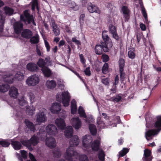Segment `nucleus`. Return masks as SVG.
<instances>
[{"instance_id":"obj_35","label":"nucleus","mask_w":161,"mask_h":161,"mask_svg":"<svg viewBox=\"0 0 161 161\" xmlns=\"http://www.w3.org/2000/svg\"><path fill=\"white\" fill-rule=\"evenodd\" d=\"M89 128L91 134L93 136H95L97 133L96 127L95 125L92 124L89 125Z\"/></svg>"},{"instance_id":"obj_37","label":"nucleus","mask_w":161,"mask_h":161,"mask_svg":"<svg viewBox=\"0 0 161 161\" xmlns=\"http://www.w3.org/2000/svg\"><path fill=\"white\" fill-rule=\"evenodd\" d=\"M122 10L124 15V17H125L126 20H128L129 18V9L127 7L124 6L122 8Z\"/></svg>"},{"instance_id":"obj_46","label":"nucleus","mask_w":161,"mask_h":161,"mask_svg":"<svg viewBox=\"0 0 161 161\" xmlns=\"http://www.w3.org/2000/svg\"><path fill=\"white\" fill-rule=\"evenodd\" d=\"M71 111H76L77 106L76 105V102L74 99H72L71 102Z\"/></svg>"},{"instance_id":"obj_63","label":"nucleus","mask_w":161,"mask_h":161,"mask_svg":"<svg viewBox=\"0 0 161 161\" xmlns=\"http://www.w3.org/2000/svg\"><path fill=\"white\" fill-rule=\"evenodd\" d=\"M78 113L80 117H83L85 118H86V115L85 113V111H78Z\"/></svg>"},{"instance_id":"obj_38","label":"nucleus","mask_w":161,"mask_h":161,"mask_svg":"<svg viewBox=\"0 0 161 161\" xmlns=\"http://www.w3.org/2000/svg\"><path fill=\"white\" fill-rule=\"evenodd\" d=\"M4 10L5 14L8 15H11L14 13V10L7 6L4 8Z\"/></svg>"},{"instance_id":"obj_58","label":"nucleus","mask_w":161,"mask_h":161,"mask_svg":"<svg viewBox=\"0 0 161 161\" xmlns=\"http://www.w3.org/2000/svg\"><path fill=\"white\" fill-rule=\"evenodd\" d=\"M109 79L108 78L103 79L102 80L103 84L106 85H108L109 84Z\"/></svg>"},{"instance_id":"obj_40","label":"nucleus","mask_w":161,"mask_h":161,"mask_svg":"<svg viewBox=\"0 0 161 161\" xmlns=\"http://www.w3.org/2000/svg\"><path fill=\"white\" fill-rule=\"evenodd\" d=\"M43 59L40 58L39 59L38 61L37 62V64L38 66L42 68L43 67H45L46 63Z\"/></svg>"},{"instance_id":"obj_56","label":"nucleus","mask_w":161,"mask_h":161,"mask_svg":"<svg viewBox=\"0 0 161 161\" xmlns=\"http://www.w3.org/2000/svg\"><path fill=\"white\" fill-rule=\"evenodd\" d=\"M4 20H5L4 18L2 16L1 19V21H0V23H1L2 25H0V32H2L3 31V25L4 24Z\"/></svg>"},{"instance_id":"obj_10","label":"nucleus","mask_w":161,"mask_h":161,"mask_svg":"<svg viewBox=\"0 0 161 161\" xmlns=\"http://www.w3.org/2000/svg\"><path fill=\"white\" fill-rule=\"evenodd\" d=\"M77 153L74 152L73 150L70 149V147H69L66 150V155L65 156V158L68 161H73L72 157L74 156H76ZM59 161H65L64 160H61Z\"/></svg>"},{"instance_id":"obj_34","label":"nucleus","mask_w":161,"mask_h":161,"mask_svg":"<svg viewBox=\"0 0 161 161\" xmlns=\"http://www.w3.org/2000/svg\"><path fill=\"white\" fill-rule=\"evenodd\" d=\"M46 86L48 88L52 89L55 87L56 83L53 80H48L46 81Z\"/></svg>"},{"instance_id":"obj_53","label":"nucleus","mask_w":161,"mask_h":161,"mask_svg":"<svg viewBox=\"0 0 161 161\" xmlns=\"http://www.w3.org/2000/svg\"><path fill=\"white\" fill-rule=\"evenodd\" d=\"M80 161H89L88 158L86 155H81L79 157Z\"/></svg>"},{"instance_id":"obj_24","label":"nucleus","mask_w":161,"mask_h":161,"mask_svg":"<svg viewBox=\"0 0 161 161\" xmlns=\"http://www.w3.org/2000/svg\"><path fill=\"white\" fill-rule=\"evenodd\" d=\"M24 122L29 130L34 132L36 130L35 126L32 122L27 119L25 120Z\"/></svg>"},{"instance_id":"obj_19","label":"nucleus","mask_w":161,"mask_h":161,"mask_svg":"<svg viewBox=\"0 0 161 161\" xmlns=\"http://www.w3.org/2000/svg\"><path fill=\"white\" fill-rule=\"evenodd\" d=\"M14 27L15 33L19 34L23 29V24L21 21L15 22L14 24Z\"/></svg>"},{"instance_id":"obj_8","label":"nucleus","mask_w":161,"mask_h":161,"mask_svg":"<svg viewBox=\"0 0 161 161\" xmlns=\"http://www.w3.org/2000/svg\"><path fill=\"white\" fill-rule=\"evenodd\" d=\"M46 130L48 135H55L57 132V129L56 126L53 124H49L46 127Z\"/></svg>"},{"instance_id":"obj_50","label":"nucleus","mask_w":161,"mask_h":161,"mask_svg":"<svg viewBox=\"0 0 161 161\" xmlns=\"http://www.w3.org/2000/svg\"><path fill=\"white\" fill-rule=\"evenodd\" d=\"M45 60L46 61V64H47L48 66H52L53 65V61L50 60V58L49 56L46 57L45 59Z\"/></svg>"},{"instance_id":"obj_11","label":"nucleus","mask_w":161,"mask_h":161,"mask_svg":"<svg viewBox=\"0 0 161 161\" xmlns=\"http://www.w3.org/2000/svg\"><path fill=\"white\" fill-rule=\"evenodd\" d=\"M70 122L73 127L76 130H78L81 126V122L79 117L73 118Z\"/></svg>"},{"instance_id":"obj_61","label":"nucleus","mask_w":161,"mask_h":161,"mask_svg":"<svg viewBox=\"0 0 161 161\" xmlns=\"http://www.w3.org/2000/svg\"><path fill=\"white\" fill-rule=\"evenodd\" d=\"M44 43L45 46L47 49V51L48 52H49L50 50V47L48 42L46 40H44Z\"/></svg>"},{"instance_id":"obj_14","label":"nucleus","mask_w":161,"mask_h":161,"mask_svg":"<svg viewBox=\"0 0 161 161\" xmlns=\"http://www.w3.org/2000/svg\"><path fill=\"white\" fill-rule=\"evenodd\" d=\"M19 104L21 106H25L26 107V109L27 110H29L30 111H33L37 110H39L37 106H36V108H33L32 107V108L29 107L27 105V102L23 98H21L19 100Z\"/></svg>"},{"instance_id":"obj_59","label":"nucleus","mask_w":161,"mask_h":161,"mask_svg":"<svg viewBox=\"0 0 161 161\" xmlns=\"http://www.w3.org/2000/svg\"><path fill=\"white\" fill-rule=\"evenodd\" d=\"M36 53L39 56H42V54H43V53L41 52V51L40 48H39L38 47V46L36 45Z\"/></svg>"},{"instance_id":"obj_27","label":"nucleus","mask_w":161,"mask_h":161,"mask_svg":"<svg viewBox=\"0 0 161 161\" xmlns=\"http://www.w3.org/2000/svg\"><path fill=\"white\" fill-rule=\"evenodd\" d=\"M135 3H136L137 0H134ZM139 3L141 7L142 8V13L144 16L145 20V22L146 23L148 24V22L147 20V15L146 14V12L145 8L143 6V4L142 0H138Z\"/></svg>"},{"instance_id":"obj_2","label":"nucleus","mask_w":161,"mask_h":161,"mask_svg":"<svg viewBox=\"0 0 161 161\" xmlns=\"http://www.w3.org/2000/svg\"><path fill=\"white\" fill-rule=\"evenodd\" d=\"M70 97L69 93L68 91L58 93L56 95L57 101L62 102L63 105L65 107L69 105Z\"/></svg>"},{"instance_id":"obj_57","label":"nucleus","mask_w":161,"mask_h":161,"mask_svg":"<svg viewBox=\"0 0 161 161\" xmlns=\"http://www.w3.org/2000/svg\"><path fill=\"white\" fill-rule=\"evenodd\" d=\"M29 96L31 102V103H33L35 101V100L34 95L33 93L30 92L29 93Z\"/></svg>"},{"instance_id":"obj_29","label":"nucleus","mask_w":161,"mask_h":161,"mask_svg":"<svg viewBox=\"0 0 161 161\" xmlns=\"http://www.w3.org/2000/svg\"><path fill=\"white\" fill-rule=\"evenodd\" d=\"M11 144L12 145L14 149L18 150L21 148L22 145L21 143L17 141L10 140Z\"/></svg>"},{"instance_id":"obj_7","label":"nucleus","mask_w":161,"mask_h":161,"mask_svg":"<svg viewBox=\"0 0 161 161\" xmlns=\"http://www.w3.org/2000/svg\"><path fill=\"white\" fill-rule=\"evenodd\" d=\"M92 141V138L90 135H85L82 140L83 146L87 149L90 148Z\"/></svg>"},{"instance_id":"obj_41","label":"nucleus","mask_w":161,"mask_h":161,"mask_svg":"<svg viewBox=\"0 0 161 161\" xmlns=\"http://www.w3.org/2000/svg\"><path fill=\"white\" fill-rule=\"evenodd\" d=\"M69 7L74 10H77L79 9V7L73 2H70L69 4Z\"/></svg>"},{"instance_id":"obj_12","label":"nucleus","mask_w":161,"mask_h":161,"mask_svg":"<svg viewBox=\"0 0 161 161\" xmlns=\"http://www.w3.org/2000/svg\"><path fill=\"white\" fill-rule=\"evenodd\" d=\"M79 141L78 136L76 135L74 136H72V138L70 140L69 142L70 146L69 147H70V149L73 150L74 152H75L77 153L76 151L74 150V149L72 147L74 146H78L79 144ZM77 154H78V153H77ZM77 155V154L76 155Z\"/></svg>"},{"instance_id":"obj_3","label":"nucleus","mask_w":161,"mask_h":161,"mask_svg":"<svg viewBox=\"0 0 161 161\" xmlns=\"http://www.w3.org/2000/svg\"><path fill=\"white\" fill-rule=\"evenodd\" d=\"M106 33V31L103 32L102 38L104 42H101L104 52H108L113 46L112 42L110 40L109 37Z\"/></svg>"},{"instance_id":"obj_6","label":"nucleus","mask_w":161,"mask_h":161,"mask_svg":"<svg viewBox=\"0 0 161 161\" xmlns=\"http://www.w3.org/2000/svg\"><path fill=\"white\" fill-rule=\"evenodd\" d=\"M14 73V71L12 70L11 71L4 72L2 74L0 75L2 76L3 81L8 83H11L14 80V78H12V75Z\"/></svg>"},{"instance_id":"obj_16","label":"nucleus","mask_w":161,"mask_h":161,"mask_svg":"<svg viewBox=\"0 0 161 161\" xmlns=\"http://www.w3.org/2000/svg\"><path fill=\"white\" fill-rule=\"evenodd\" d=\"M101 142L100 140H95L91 144L92 149L93 151L97 152L100 150Z\"/></svg>"},{"instance_id":"obj_18","label":"nucleus","mask_w":161,"mask_h":161,"mask_svg":"<svg viewBox=\"0 0 161 161\" xmlns=\"http://www.w3.org/2000/svg\"><path fill=\"white\" fill-rule=\"evenodd\" d=\"M9 94L11 97L17 98L19 94L18 89L14 86L11 87L9 90Z\"/></svg>"},{"instance_id":"obj_49","label":"nucleus","mask_w":161,"mask_h":161,"mask_svg":"<svg viewBox=\"0 0 161 161\" xmlns=\"http://www.w3.org/2000/svg\"><path fill=\"white\" fill-rule=\"evenodd\" d=\"M55 157H59L61 156V152L58 149H55L53 152Z\"/></svg>"},{"instance_id":"obj_26","label":"nucleus","mask_w":161,"mask_h":161,"mask_svg":"<svg viewBox=\"0 0 161 161\" xmlns=\"http://www.w3.org/2000/svg\"><path fill=\"white\" fill-rule=\"evenodd\" d=\"M27 69L30 71H36L38 67L36 64L33 63H29L26 65Z\"/></svg>"},{"instance_id":"obj_36","label":"nucleus","mask_w":161,"mask_h":161,"mask_svg":"<svg viewBox=\"0 0 161 161\" xmlns=\"http://www.w3.org/2000/svg\"><path fill=\"white\" fill-rule=\"evenodd\" d=\"M104 51L103 47L102 46L101 44L100 45H97L95 48V52L96 54L98 55L101 54L103 51Z\"/></svg>"},{"instance_id":"obj_51","label":"nucleus","mask_w":161,"mask_h":161,"mask_svg":"<svg viewBox=\"0 0 161 161\" xmlns=\"http://www.w3.org/2000/svg\"><path fill=\"white\" fill-rule=\"evenodd\" d=\"M128 56L129 58L131 59L134 58L135 57V53L133 49H131L128 52Z\"/></svg>"},{"instance_id":"obj_42","label":"nucleus","mask_w":161,"mask_h":161,"mask_svg":"<svg viewBox=\"0 0 161 161\" xmlns=\"http://www.w3.org/2000/svg\"><path fill=\"white\" fill-rule=\"evenodd\" d=\"M105 154L104 151L101 150L98 154V158L101 161H104L105 159Z\"/></svg>"},{"instance_id":"obj_45","label":"nucleus","mask_w":161,"mask_h":161,"mask_svg":"<svg viewBox=\"0 0 161 161\" xmlns=\"http://www.w3.org/2000/svg\"><path fill=\"white\" fill-rule=\"evenodd\" d=\"M10 143L11 142H10L6 140H3L0 141V145L5 147H8Z\"/></svg>"},{"instance_id":"obj_21","label":"nucleus","mask_w":161,"mask_h":161,"mask_svg":"<svg viewBox=\"0 0 161 161\" xmlns=\"http://www.w3.org/2000/svg\"><path fill=\"white\" fill-rule=\"evenodd\" d=\"M109 32L112 34L113 37L117 40L119 39V37L118 36L116 31V30L115 26L111 25L109 26Z\"/></svg>"},{"instance_id":"obj_60","label":"nucleus","mask_w":161,"mask_h":161,"mask_svg":"<svg viewBox=\"0 0 161 161\" xmlns=\"http://www.w3.org/2000/svg\"><path fill=\"white\" fill-rule=\"evenodd\" d=\"M72 41L77 45L78 47H79V46L80 45V42L75 37H73L72 38Z\"/></svg>"},{"instance_id":"obj_9","label":"nucleus","mask_w":161,"mask_h":161,"mask_svg":"<svg viewBox=\"0 0 161 161\" xmlns=\"http://www.w3.org/2000/svg\"><path fill=\"white\" fill-rule=\"evenodd\" d=\"M155 127L157 128V129L149 130L146 132L145 134V137L146 139L149 140L148 137H150L152 136L156 135L158 134L159 132L161 130V128L157 127H156V122L155 124Z\"/></svg>"},{"instance_id":"obj_39","label":"nucleus","mask_w":161,"mask_h":161,"mask_svg":"<svg viewBox=\"0 0 161 161\" xmlns=\"http://www.w3.org/2000/svg\"><path fill=\"white\" fill-rule=\"evenodd\" d=\"M9 86L8 84H2L0 85V92H7Z\"/></svg>"},{"instance_id":"obj_44","label":"nucleus","mask_w":161,"mask_h":161,"mask_svg":"<svg viewBox=\"0 0 161 161\" xmlns=\"http://www.w3.org/2000/svg\"><path fill=\"white\" fill-rule=\"evenodd\" d=\"M129 151V149L124 148L123 149L119 152V156L122 157L125 155Z\"/></svg>"},{"instance_id":"obj_25","label":"nucleus","mask_w":161,"mask_h":161,"mask_svg":"<svg viewBox=\"0 0 161 161\" xmlns=\"http://www.w3.org/2000/svg\"><path fill=\"white\" fill-rule=\"evenodd\" d=\"M51 26L53 28V31L55 36H57L60 33V30L55 24V21L53 19L51 20Z\"/></svg>"},{"instance_id":"obj_1","label":"nucleus","mask_w":161,"mask_h":161,"mask_svg":"<svg viewBox=\"0 0 161 161\" xmlns=\"http://www.w3.org/2000/svg\"><path fill=\"white\" fill-rule=\"evenodd\" d=\"M39 140L38 136L34 135L29 140L22 141L21 143L23 146L26 147L29 150L32 151L33 148L31 145L35 146L37 145L39 142Z\"/></svg>"},{"instance_id":"obj_43","label":"nucleus","mask_w":161,"mask_h":161,"mask_svg":"<svg viewBox=\"0 0 161 161\" xmlns=\"http://www.w3.org/2000/svg\"><path fill=\"white\" fill-rule=\"evenodd\" d=\"M39 36L37 34L33 36L30 39V41L32 43H36L38 42Z\"/></svg>"},{"instance_id":"obj_31","label":"nucleus","mask_w":161,"mask_h":161,"mask_svg":"<svg viewBox=\"0 0 161 161\" xmlns=\"http://www.w3.org/2000/svg\"><path fill=\"white\" fill-rule=\"evenodd\" d=\"M61 105L58 103H54L52 104L50 108V111H60Z\"/></svg>"},{"instance_id":"obj_62","label":"nucleus","mask_w":161,"mask_h":161,"mask_svg":"<svg viewBox=\"0 0 161 161\" xmlns=\"http://www.w3.org/2000/svg\"><path fill=\"white\" fill-rule=\"evenodd\" d=\"M102 58L103 60V61L104 62H107L109 60L108 56L106 55H103L102 56Z\"/></svg>"},{"instance_id":"obj_4","label":"nucleus","mask_w":161,"mask_h":161,"mask_svg":"<svg viewBox=\"0 0 161 161\" xmlns=\"http://www.w3.org/2000/svg\"><path fill=\"white\" fill-rule=\"evenodd\" d=\"M20 17L21 20L27 23L28 24L31 23L34 25H36L33 16L29 14L28 10H25L24 12V14L20 15Z\"/></svg>"},{"instance_id":"obj_48","label":"nucleus","mask_w":161,"mask_h":161,"mask_svg":"<svg viewBox=\"0 0 161 161\" xmlns=\"http://www.w3.org/2000/svg\"><path fill=\"white\" fill-rule=\"evenodd\" d=\"M121 97L119 95L116 96L115 97H112L110 98V100L114 102H118L121 100Z\"/></svg>"},{"instance_id":"obj_64","label":"nucleus","mask_w":161,"mask_h":161,"mask_svg":"<svg viewBox=\"0 0 161 161\" xmlns=\"http://www.w3.org/2000/svg\"><path fill=\"white\" fill-rule=\"evenodd\" d=\"M123 71H119L120 73V80L123 81L125 78V74L123 72Z\"/></svg>"},{"instance_id":"obj_28","label":"nucleus","mask_w":161,"mask_h":161,"mask_svg":"<svg viewBox=\"0 0 161 161\" xmlns=\"http://www.w3.org/2000/svg\"><path fill=\"white\" fill-rule=\"evenodd\" d=\"M41 70L45 77H49L52 75L51 70L47 67H45L42 68L41 69Z\"/></svg>"},{"instance_id":"obj_32","label":"nucleus","mask_w":161,"mask_h":161,"mask_svg":"<svg viewBox=\"0 0 161 161\" xmlns=\"http://www.w3.org/2000/svg\"><path fill=\"white\" fill-rule=\"evenodd\" d=\"M24 71H18L15 75V78L19 81L22 80L24 79Z\"/></svg>"},{"instance_id":"obj_17","label":"nucleus","mask_w":161,"mask_h":161,"mask_svg":"<svg viewBox=\"0 0 161 161\" xmlns=\"http://www.w3.org/2000/svg\"><path fill=\"white\" fill-rule=\"evenodd\" d=\"M55 123L59 129L63 130L65 128L66 124L64 119H57L55 120Z\"/></svg>"},{"instance_id":"obj_5","label":"nucleus","mask_w":161,"mask_h":161,"mask_svg":"<svg viewBox=\"0 0 161 161\" xmlns=\"http://www.w3.org/2000/svg\"><path fill=\"white\" fill-rule=\"evenodd\" d=\"M40 81L39 78L36 75H31L25 81L26 84L29 86H34L38 84Z\"/></svg>"},{"instance_id":"obj_20","label":"nucleus","mask_w":161,"mask_h":161,"mask_svg":"<svg viewBox=\"0 0 161 161\" xmlns=\"http://www.w3.org/2000/svg\"><path fill=\"white\" fill-rule=\"evenodd\" d=\"M46 145L50 148L54 147L56 146V141L52 137L47 138L46 140Z\"/></svg>"},{"instance_id":"obj_54","label":"nucleus","mask_w":161,"mask_h":161,"mask_svg":"<svg viewBox=\"0 0 161 161\" xmlns=\"http://www.w3.org/2000/svg\"><path fill=\"white\" fill-rule=\"evenodd\" d=\"M108 64L107 63H105L103 66L102 69V72L106 74L108 71Z\"/></svg>"},{"instance_id":"obj_52","label":"nucleus","mask_w":161,"mask_h":161,"mask_svg":"<svg viewBox=\"0 0 161 161\" xmlns=\"http://www.w3.org/2000/svg\"><path fill=\"white\" fill-rule=\"evenodd\" d=\"M36 8L37 10H38V8L37 6V0H32V9L34 10Z\"/></svg>"},{"instance_id":"obj_22","label":"nucleus","mask_w":161,"mask_h":161,"mask_svg":"<svg viewBox=\"0 0 161 161\" xmlns=\"http://www.w3.org/2000/svg\"><path fill=\"white\" fill-rule=\"evenodd\" d=\"M73 129L72 126H67L65 129L64 135L67 138H71L73 136Z\"/></svg>"},{"instance_id":"obj_30","label":"nucleus","mask_w":161,"mask_h":161,"mask_svg":"<svg viewBox=\"0 0 161 161\" xmlns=\"http://www.w3.org/2000/svg\"><path fill=\"white\" fill-rule=\"evenodd\" d=\"M32 35V32L28 29H25L23 30L21 34L22 36L25 38H29Z\"/></svg>"},{"instance_id":"obj_55","label":"nucleus","mask_w":161,"mask_h":161,"mask_svg":"<svg viewBox=\"0 0 161 161\" xmlns=\"http://www.w3.org/2000/svg\"><path fill=\"white\" fill-rule=\"evenodd\" d=\"M57 84L58 86L61 89H63L64 88V83L63 81L61 79H59L58 80Z\"/></svg>"},{"instance_id":"obj_33","label":"nucleus","mask_w":161,"mask_h":161,"mask_svg":"<svg viewBox=\"0 0 161 161\" xmlns=\"http://www.w3.org/2000/svg\"><path fill=\"white\" fill-rule=\"evenodd\" d=\"M97 127L101 129H103L105 126V124L102 120L101 117H97Z\"/></svg>"},{"instance_id":"obj_47","label":"nucleus","mask_w":161,"mask_h":161,"mask_svg":"<svg viewBox=\"0 0 161 161\" xmlns=\"http://www.w3.org/2000/svg\"><path fill=\"white\" fill-rule=\"evenodd\" d=\"M125 62L123 59H120L119 61V71H123V68L124 66Z\"/></svg>"},{"instance_id":"obj_15","label":"nucleus","mask_w":161,"mask_h":161,"mask_svg":"<svg viewBox=\"0 0 161 161\" xmlns=\"http://www.w3.org/2000/svg\"><path fill=\"white\" fill-rule=\"evenodd\" d=\"M151 151L148 149H146L144 150L143 157L142 158L143 161H151L153 158L151 156Z\"/></svg>"},{"instance_id":"obj_13","label":"nucleus","mask_w":161,"mask_h":161,"mask_svg":"<svg viewBox=\"0 0 161 161\" xmlns=\"http://www.w3.org/2000/svg\"><path fill=\"white\" fill-rule=\"evenodd\" d=\"M87 9L90 13L95 12L99 14L101 13V10L96 6L92 3H88Z\"/></svg>"},{"instance_id":"obj_23","label":"nucleus","mask_w":161,"mask_h":161,"mask_svg":"<svg viewBox=\"0 0 161 161\" xmlns=\"http://www.w3.org/2000/svg\"><path fill=\"white\" fill-rule=\"evenodd\" d=\"M47 118L43 111L39 112L37 114L36 121L38 123L44 122L46 120Z\"/></svg>"}]
</instances>
